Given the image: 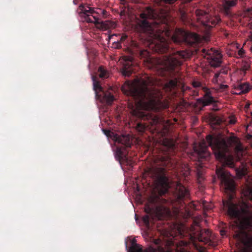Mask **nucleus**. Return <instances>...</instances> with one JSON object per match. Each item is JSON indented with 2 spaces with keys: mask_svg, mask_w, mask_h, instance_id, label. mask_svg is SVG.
<instances>
[{
  "mask_svg": "<svg viewBox=\"0 0 252 252\" xmlns=\"http://www.w3.org/2000/svg\"><path fill=\"white\" fill-rule=\"evenodd\" d=\"M158 16L150 7L146 8L140 14L136 28L143 34L140 42L132 41L130 51L131 54L151 65H154V59L150 52L142 46L148 47L153 52L158 53H167L162 59L157 61L159 68L163 70L162 75L172 78L165 84L163 89L166 92L175 93L180 76V68L183 62L189 58L190 53L186 51H175L170 49L168 39L171 38L176 43H187L193 46L201 43L202 37L197 33L178 29L171 35L165 16L157 19Z\"/></svg>",
  "mask_w": 252,
  "mask_h": 252,
  "instance_id": "f257e3e1",
  "label": "nucleus"
},
{
  "mask_svg": "<svg viewBox=\"0 0 252 252\" xmlns=\"http://www.w3.org/2000/svg\"><path fill=\"white\" fill-rule=\"evenodd\" d=\"M249 197L252 200V193H249ZM223 203L228 208V215L238 221L240 229L234 235V239L243 247V252H252V212L247 209L240 211L231 201Z\"/></svg>",
  "mask_w": 252,
  "mask_h": 252,
  "instance_id": "f03ea898",
  "label": "nucleus"
},
{
  "mask_svg": "<svg viewBox=\"0 0 252 252\" xmlns=\"http://www.w3.org/2000/svg\"><path fill=\"white\" fill-rule=\"evenodd\" d=\"M152 81L136 79L132 82L127 81L122 87L123 92L135 99L136 105L141 109L154 107L160 103L161 94L150 89L148 86L152 85Z\"/></svg>",
  "mask_w": 252,
  "mask_h": 252,
  "instance_id": "7ed1b4c3",
  "label": "nucleus"
},
{
  "mask_svg": "<svg viewBox=\"0 0 252 252\" xmlns=\"http://www.w3.org/2000/svg\"><path fill=\"white\" fill-rule=\"evenodd\" d=\"M206 141L212 148L216 158L222 165L234 166V158L229 153V146L226 140L220 134L206 136Z\"/></svg>",
  "mask_w": 252,
  "mask_h": 252,
  "instance_id": "20e7f679",
  "label": "nucleus"
},
{
  "mask_svg": "<svg viewBox=\"0 0 252 252\" xmlns=\"http://www.w3.org/2000/svg\"><path fill=\"white\" fill-rule=\"evenodd\" d=\"M81 10V15L84 21L89 23H94L96 27L103 31L108 30L112 26L109 21L101 20V17H105L107 11L104 9L92 7L89 6H80Z\"/></svg>",
  "mask_w": 252,
  "mask_h": 252,
  "instance_id": "39448f33",
  "label": "nucleus"
},
{
  "mask_svg": "<svg viewBox=\"0 0 252 252\" xmlns=\"http://www.w3.org/2000/svg\"><path fill=\"white\" fill-rule=\"evenodd\" d=\"M133 113L138 118L148 121V123L144 124L137 123L136 128L139 132H143L147 128H156L155 126L159 123L158 118L157 116L152 115L149 112L140 110H134Z\"/></svg>",
  "mask_w": 252,
  "mask_h": 252,
  "instance_id": "423d86ee",
  "label": "nucleus"
},
{
  "mask_svg": "<svg viewBox=\"0 0 252 252\" xmlns=\"http://www.w3.org/2000/svg\"><path fill=\"white\" fill-rule=\"evenodd\" d=\"M92 80L94 89L98 98L100 99L102 102L105 103L108 105H111L115 99L113 94L108 91L105 92L103 91L99 82L97 80L96 76H93Z\"/></svg>",
  "mask_w": 252,
  "mask_h": 252,
  "instance_id": "0eeeda50",
  "label": "nucleus"
},
{
  "mask_svg": "<svg viewBox=\"0 0 252 252\" xmlns=\"http://www.w3.org/2000/svg\"><path fill=\"white\" fill-rule=\"evenodd\" d=\"M156 180L159 188L161 195L164 194L168 191L170 188L168 178L166 176V171L163 168H158L155 171Z\"/></svg>",
  "mask_w": 252,
  "mask_h": 252,
  "instance_id": "6e6552de",
  "label": "nucleus"
},
{
  "mask_svg": "<svg viewBox=\"0 0 252 252\" xmlns=\"http://www.w3.org/2000/svg\"><path fill=\"white\" fill-rule=\"evenodd\" d=\"M216 174L220 180L221 184L224 186L225 189L231 192L235 191V187L233 180L231 178L230 173L222 167H217Z\"/></svg>",
  "mask_w": 252,
  "mask_h": 252,
  "instance_id": "1a4fd4ad",
  "label": "nucleus"
},
{
  "mask_svg": "<svg viewBox=\"0 0 252 252\" xmlns=\"http://www.w3.org/2000/svg\"><path fill=\"white\" fill-rule=\"evenodd\" d=\"M195 14L198 20H200L202 25L207 28L215 26L220 21V18L217 16L211 17L205 11L196 9Z\"/></svg>",
  "mask_w": 252,
  "mask_h": 252,
  "instance_id": "9d476101",
  "label": "nucleus"
},
{
  "mask_svg": "<svg viewBox=\"0 0 252 252\" xmlns=\"http://www.w3.org/2000/svg\"><path fill=\"white\" fill-rule=\"evenodd\" d=\"M202 53L211 66L217 67L220 65L222 55L218 51L214 50L212 49L211 50L202 49Z\"/></svg>",
  "mask_w": 252,
  "mask_h": 252,
  "instance_id": "9b49d317",
  "label": "nucleus"
},
{
  "mask_svg": "<svg viewBox=\"0 0 252 252\" xmlns=\"http://www.w3.org/2000/svg\"><path fill=\"white\" fill-rule=\"evenodd\" d=\"M195 88L201 87L204 93L202 97L197 99V102L203 106H208L215 102L214 98L212 96L211 91L205 87H202L201 83L198 81H193L192 83Z\"/></svg>",
  "mask_w": 252,
  "mask_h": 252,
  "instance_id": "f8f14e48",
  "label": "nucleus"
},
{
  "mask_svg": "<svg viewBox=\"0 0 252 252\" xmlns=\"http://www.w3.org/2000/svg\"><path fill=\"white\" fill-rule=\"evenodd\" d=\"M196 236L199 241L203 242L204 244H207L210 246H214L212 241L211 233L208 229L200 228L196 232Z\"/></svg>",
  "mask_w": 252,
  "mask_h": 252,
  "instance_id": "ddd939ff",
  "label": "nucleus"
},
{
  "mask_svg": "<svg viewBox=\"0 0 252 252\" xmlns=\"http://www.w3.org/2000/svg\"><path fill=\"white\" fill-rule=\"evenodd\" d=\"M194 150L199 160H207L210 157V154L208 151L205 141L200 143L197 147H195Z\"/></svg>",
  "mask_w": 252,
  "mask_h": 252,
  "instance_id": "4468645a",
  "label": "nucleus"
},
{
  "mask_svg": "<svg viewBox=\"0 0 252 252\" xmlns=\"http://www.w3.org/2000/svg\"><path fill=\"white\" fill-rule=\"evenodd\" d=\"M176 195L178 201L180 202L184 199L189 198V190L180 183L177 185Z\"/></svg>",
  "mask_w": 252,
  "mask_h": 252,
  "instance_id": "2eb2a0df",
  "label": "nucleus"
},
{
  "mask_svg": "<svg viewBox=\"0 0 252 252\" xmlns=\"http://www.w3.org/2000/svg\"><path fill=\"white\" fill-rule=\"evenodd\" d=\"M132 60L131 57H126L125 63L122 68L121 72L125 77L129 76L133 72Z\"/></svg>",
  "mask_w": 252,
  "mask_h": 252,
  "instance_id": "dca6fc26",
  "label": "nucleus"
},
{
  "mask_svg": "<svg viewBox=\"0 0 252 252\" xmlns=\"http://www.w3.org/2000/svg\"><path fill=\"white\" fill-rule=\"evenodd\" d=\"M239 0H223L222 6L224 13L228 16L231 15L230 9L235 6Z\"/></svg>",
  "mask_w": 252,
  "mask_h": 252,
  "instance_id": "f3484780",
  "label": "nucleus"
},
{
  "mask_svg": "<svg viewBox=\"0 0 252 252\" xmlns=\"http://www.w3.org/2000/svg\"><path fill=\"white\" fill-rule=\"evenodd\" d=\"M145 211L146 215L144 216L142 218V220L145 224L146 227L149 228L150 227V220L151 218L153 217V213L154 212V208L150 207L149 205L147 204L145 208Z\"/></svg>",
  "mask_w": 252,
  "mask_h": 252,
  "instance_id": "a211bd4d",
  "label": "nucleus"
},
{
  "mask_svg": "<svg viewBox=\"0 0 252 252\" xmlns=\"http://www.w3.org/2000/svg\"><path fill=\"white\" fill-rule=\"evenodd\" d=\"M115 141L120 144H122L126 147H130L132 142L129 135H116Z\"/></svg>",
  "mask_w": 252,
  "mask_h": 252,
  "instance_id": "6ab92c4d",
  "label": "nucleus"
},
{
  "mask_svg": "<svg viewBox=\"0 0 252 252\" xmlns=\"http://www.w3.org/2000/svg\"><path fill=\"white\" fill-rule=\"evenodd\" d=\"M252 87L248 83H244L238 84L235 88L237 92L236 94H241L249 92Z\"/></svg>",
  "mask_w": 252,
  "mask_h": 252,
  "instance_id": "aec40b11",
  "label": "nucleus"
},
{
  "mask_svg": "<svg viewBox=\"0 0 252 252\" xmlns=\"http://www.w3.org/2000/svg\"><path fill=\"white\" fill-rule=\"evenodd\" d=\"M116 158L119 161L120 163H121V162L128 163V158L126 153L124 152V148L122 147H117L116 152Z\"/></svg>",
  "mask_w": 252,
  "mask_h": 252,
  "instance_id": "412c9836",
  "label": "nucleus"
},
{
  "mask_svg": "<svg viewBox=\"0 0 252 252\" xmlns=\"http://www.w3.org/2000/svg\"><path fill=\"white\" fill-rule=\"evenodd\" d=\"M209 121L211 126H219L222 122L220 118L213 114H211L209 116Z\"/></svg>",
  "mask_w": 252,
  "mask_h": 252,
  "instance_id": "4be33fe9",
  "label": "nucleus"
},
{
  "mask_svg": "<svg viewBox=\"0 0 252 252\" xmlns=\"http://www.w3.org/2000/svg\"><path fill=\"white\" fill-rule=\"evenodd\" d=\"M148 201L150 204L154 206L159 205L163 202L160 197L156 194L151 195L149 198Z\"/></svg>",
  "mask_w": 252,
  "mask_h": 252,
  "instance_id": "5701e85b",
  "label": "nucleus"
},
{
  "mask_svg": "<svg viewBox=\"0 0 252 252\" xmlns=\"http://www.w3.org/2000/svg\"><path fill=\"white\" fill-rule=\"evenodd\" d=\"M132 246L129 248L127 252H143L140 246L135 243V240L132 241Z\"/></svg>",
  "mask_w": 252,
  "mask_h": 252,
  "instance_id": "b1692460",
  "label": "nucleus"
},
{
  "mask_svg": "<svg viewBox=\"0 0 252 252\" xmlns=\"http://www.w3.org/2000/svg\"><path fill=\"white\" fill-rule=\"evenodd\" d=\"M99 77L102 79L107 78L109 77L108 71L102 66L99 67L98 69Z\"/></svg>",
  "mask_w": 252,
  "mask_h": 252,
  "instance_id": "393cba45",
  "label": "nucleus"
},
{
  "mask_svg": "<svg viewBox=\"0 0 252 252\" xmlns=\"http://www.w3.org/2000/svg\"><path fill=\"white\" fill-rule=\"evenodd\" d=\"M235 152L238 158H240L243 156L244 150L243 146L241 144L237 145L235 148Z\"/></svg>",
  "mask_w": 252,
  "mask_h": 252,
  "instance_id": "a878e982",
  "label": "nucleus"
},
{
  "mask_svg": "<svg viewBox=\"0 0 252 252\" xmlns=\"http://www.w3.org/2000/svg\"><path fill=\"white\" fill-rule=\"evenodd\" d=\"M250 63L248 61H244L242 62L241 66V70L246 73L250 68Z\"/></svg>",
  "mask_w": 252,
  "mask_h": 252,
  "instance_id": "bb28decb",
  "label": "nucleus"
},
{
  "mask_svg": "<svg viewBox=\"0 0 252 252\" xmlns=\"http://www.w3.org/2000/svg\"><path fill=\"white\" fill-rule=\"evenodd\" d=\"M127 36L126 34H123L121 37V39H120V42H118L116 44H117V48H121V43L124 41H125V40L127 38Z\"/></svg>",
  "mask_w": 252,
  "mask_h": 252,
  "instance_id": "cd10ccee",
  "label": "nucleus"
},
{
  "mask_svg": "<svg viewBox=\"0 0 252 252\" xmlns=\"http://www.w3.org/2000/svg\"><path fill=\"white\" fill-rule=\"evenodd\" d=\"M245 53V51L244 50V49L243 48L240 49L238 51V55L239 56V57H244Z\"/></svg>",
  "mask_w": 252,
  "mask_h": 252,
  "instance_id": "c85d7f7f",
  "label": "nucleus"
},
{
  "mask_svg": "<svg viewBox=\"0 0 252 252\" xmlns=\"http://www.w3.org/2000/svg\"><path fill=\"white\" fill-rule=\"evenodd\" d=\"M157 210L159 214H161V211H162V210L165 211L166 209L163 207H157Z\"/></svg>",
  "mask_w": 252,
  "mask_h": 252,
  "instance_id": "c756f323",
  "label": "nucleus"
},
{
  "mask_svg": "<svg viewBox=\"0 0 252 252\" xmlns=\"http://www.w3.org/2000/svg\"><path fill=\"white\" fill-rule=\"evenodd\" d=\"M197 179L200 182L202 180H203V177L202 176V174L200 171H198L197 172Z\"/></svg>",
  "mask_w": 252,
  "mask_h": 252,
  "instance_id": "7c9ffc66",
  "label": "nucleus"
},
{
  "mask_svg": "<svg viewBox=\"0 0 252 252\" xmlns=\"http://www.w3.org/2000/svg\"><path fill=\"white\" fill-rule=\"evenodd\" d=\"M228 88V86L226 85H220V89L221 91H224L225 89H226Z\"/></svg>",
  "mask_w": 252,
  "mask_h": 252,
  "instance_id": "2f4dec72",
  "label": "nucleus"
},
{
  "mask_svg": "<svg viewBox=\"0 0 252 252\" xmlns=\"http://www.w3.org/2000/svg\"><path fill=\"white\" fill-rule=\"evenodd\" d=\"M236 120L234 118H231L229 121V123L230 124H235L236 123Z\"/></svg>",
  "mask_w": 252,
  "mask_h": 252,
  "instance_id": "473e14b6",
  "label": "nucleus"
},
{
  "mask_svg": "<svg viewBox=\"0 0 252 252\" xmlns=\"http://www.w3.org/2000/svg\"><path fill=\"white\" fill-rule=\"evenodd\" d=\"M103 131H104L105 134L107 136H109L110 135V132H111V131L110 130H105V129H104Z\"/></svg>",
  "mask_w": 252,
  "mask_h": 252,
  "instance_id": "72a5a7b5",
  "label": "nucleus"
},
{
  "mask_svg": "<svg viewBox=\"0 0 252 252\" xmlns=\"http://www.w3.org/2000/svg\"><path fill=\"white\" fill-rule=\"evenodd\" d=\"M219 75H220V73L219 72L215 73L214 76V79H216V80H217L219 76Z\"/></svg>",
  "mask_w": 252,
  "mask_h": 252,
  "instance_id": "f704fd0d",
  "label": "nucleus"
},
{
  "mask_svg": "<svg viewBox=\"0 0 252 252\" xmlns=\"http://www.w3.org/2000/svg\"><path fill=\"white\" fill-rule=\"evenodd\" d=\"M175 146L173 142H171L169 145V147L173 149Z\"/></svg>",
  "mask_w": 252,
  "mask_h": 252,
  "instance_id": "c9c22d12",
  "label": "nucleus"
},
{
  "mask_svg": "<svg viewBox=\"0 0 252 252\" xmlns=\"http://www.w3.org/2000/svg\"><path fill=\"white\" fill-rule=\"evenodd\" d=\"M220 234H221L222 236H223V235H224V234H225V231H224V230H221L220 231Z\"/></svg>",
  "mask_w": 252,
  "mask_h": 252,
  "instance_id": "e433bc0d",
  "label": "nucleus"
},
{
  "mask_svg": "<svg viewBox=\"0 0 252 252\" xmlns=\"http://www.w3.org/2000/svg\"><path fill=\"white\" fill-rule=\"evenodd\" d=\"M186 168L188 172L186 173V175H187L188 174H189V169L188 166Z\"/></svg>",
  "mask_w": 252,
  "mask_h": 252,
  "instance_id": "4c0bfd02",
  "label": "nucleus"
},
{
  "mask_svg": "<svg viewBox=\"0 0 252 252\" xmlns=\"http://www.w3.org/2000/svg\"><path fill=\"white\" fill-rule=\"evenodd\" d=\"M194 224H195L196 226H198V225H199V224H198V222H197L196 221H194Z\"/></svg>",
  "mask_w": 252,
  "mask_h": 252,
  "instance_id": "58836bf2",
  "label": "nucleus"
},
{
  "mask_svg": "<svg viewBox=\"0 0 252 252\" xmlns=\"http://www.w3.org/2000/svg\"><path fill=\"white\" fill-rule=\"evenodd\" d=\"M248 11L252 13V7L248 9Z\"/></svg>",
  "mask_w": 252,
  "mask_h": 252,
  "instance_id": "ea45409f",
  "label": "nucleus"
},
{
  "mask_svg": "<svg viewBox=\"0 0 252 252\" xmlns=\"http://www.w3.org/2000/svg\"><path fill=\"white\" fill-rule=\"evenodd\" d=\"M213 81L214 82H217V80H216V79H214V78H213Z\"/></svg>",
  "mask_w": 252,
  "mask_h": 252,
  "instance_id": "a19ab883",
  "label": "nucleus"
},
{
  "mask_svg": "<svg viewBox=\"0 0 252 252\" xmlns=\"http://www.w3.org/2000/svg\"><path fill=\"white\" fill-rule=\"evenodd\" d=\"M250 38L252 40V34L250 36Z\"/></svg>",
  "mask_w": 252,
  "mask_h": 252,
  "instance_id": "79ce46f5",
  "label": "nucleus"
}]
</instances>
